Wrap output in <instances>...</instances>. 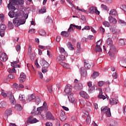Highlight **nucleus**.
<instances>
[{"mask_svg": "<svg viewBox=\"0 0 126 126\" xmlns=\"http://www.w3.org/2000/svg\"><path fill=\"white\" fill-rule=\"evenodd\" d=\"M101 44H102V41H101V39H99L97 41L96 46L100 47Z\"/></svg>", "mask_w": 126, "mask_h": 126, "instance_id": "obj_57", "label": "nucleus"}, {"mask_svg": "<svg viewBox=\"0 0 126 126\" xmlns=\"http://www.w3.org/2000/svg\"><path fill=\"white\" fill-rule=\"evenodd\" d=\"M118 23L121 25V26H126V21L119 19L118 20Z\"/></svg>", "mask_w": 126, "mask_h": 126, "instance_id": "obj_28", "label": "nucleus"}, {"mask_svg": "<svg viewBox=\"0 0 126 126\" xmlns=\"http://www.w3.org/2000/svg\"><path fill=\"white\" fill-rule=\"evenodd\" d=\"M106 44L108 45V46L113 45V40H112V38H108L106 40Z\"/></svg>", "mask_w": 126, "mask_h": 126, "instance_id": "obj_31", "label": "nucleus"}, {"mask_svg": "<svg viewBox=\"0 0 126 126\" xmlns=\"http://www.w3.org/2000/svg\"><path fill=\"white\" fill-rule=\"evenodd\" d=\"M0 36L1 37H3L4 36V31L0 30Z\"/></svg>", "mask_w": 126, "mask_h": 126, "instance_id": "obj_63", "label": "nucleus"}, {"mask_svg": "<svg viewBox=\"0 0 126 126\" xmlns=\"http://www.w3.org/2000/svg\"><path fill=\"white\" fill-rule=\"evenodd\" d=\"M59 51H60L61 54H63V55H64L65 56V57H67V53H66V52H65L64 48H63V47H60Z\"/></svg>", "mask_w": 126, "mask_h": 126, "instance_id": "obj_21", "label": "nucleus"}, {"mask_svg": "<svg viewBox=\"0 0 126 126\" xmlns=\"http://www.w3.org/2000/svg\"><path fill=\"white\" fill-rule=\"evenodd\" d=\"M35 98V102L36 104H37V105H39V104H40V103H41V99H40V98L38 96H37Z\"/></svg>", "mask_w": 126, "mask_h": 126, "instance_id": "obj_42", "label": "nucleus"}, {"mask_svg": "<svg viewBox=\"0 0 126 126\" xmlns=\"http://www.w3.org/2000/svg\"><path fill=\"white\" fill-rule=\"evenodd\" d=\"M89 12L90 13H96V14H97L98 15L100 14V12L98 11L95 7H91L89 10Z\"/></svg>", "mask_w": 126, "mask_h": 126, "instance_id": "obj_4", "label": "nucleus"}, {"mask_svg": "<svg viewBox=\"0 0 126 126\" xmlns=\"http://www.w3.org/2000/svg\"><path fill=\"white\" fill-rule=\"evenodd\" d=\"M82 31L84 30H90V27L89 26H86L82 29Z\"/></svg>", "mask_w": 126, "mask_h": 126, "instance_id": "obj_55", "label": "nucleus"}, {"mask_svg": "<svg viewBox=\"0 0 126 126\" xmlns=\"http://www.w3.org/2000/svg\"><path fill=\"white\" fill-rule=\"evenodd\" d=\"M112 77L114 79H117V78H118V73H117V72L113 73Z\"/></svg>", "mask_w": 126, "mask_h": 126, "instance_id": "obj_51", "label": "nucleus"}, {"mask_svg": "<svg viewBox=\"0 0 126 126\" xmlns=\"http://www.w3.org/2000/svg\"><path fill=\"white\" fill-rule=\"evenodd\" d=\"M8 77L10 79H14L15 78V76L12 74H9Z\"/></svg>", "mask_w": 126, "mask_h": 126, "instance_id": "obj_58", "label": "nucleus"}, {"mask_svg": "<svg viewBox=\"0 0 126 126\" xmlns=\"http://www.w3.org/2000/svg\"><path fill=\"white\" fill-rule=\"evenodd\" d=\"M19 99L20 101H23L25 99V97L24 96V95H20L19 96Z\"/></svg>", "mask_w": 126, "mask_h": 126, "instance_id": "obj_52", "label": "nucleus"}, {"mask_svg": "<svg viewBox=\"0 0 126 126\" xmlns=\"http://www.w3.org/2000/svg\"><path fill=\"white\" fill-rule=\"evenodd\" d=\"M69 33L68 32L63 31L61 33V35L63 37H68L69 36Z\"/></svg>", "mask_w": 126, "mask_h": 126, "instance_id": "obj_25", "label": "nucleus"}, {"mask_svg": "<svg viewBox=\"0 0 126 126\" xmlns=\"http://www.w3.org/2000/svg\"><path fill=\"white\" fill-rule=\"evenodd\" d=\"M20 77V78L26 79V75L25 74V73L22 72V73H21Z\"/></svg>", "mask_w": 126, "mask_h": 126, "instance_id": "obj_49", "label": "nucleus"}, {"mask_svg": "<svg viewBox=\"0 0 126 126\" xmlns=\"http://www.w3.org/2000/svg\"><path fill=\"white\" fill-rule=\"evenodd\" d=\"M103 24L105 27H110V23L109 22H103Z\"/></svg>", "mask_w": 126, "mask_h": 126, "instance_id": "obj_48", "label": "nucleus"}, {"mask_svg": "<svg viewBox=\"0 0 126 126\" xmlns=\"http://www.w3.org/2000/svg\"><path fill=\"white\" fill-rule=\"evenodd\" d=\"M64 116H65V114L64 113V112L61 110L60 113V117H63Z\"/></svg>", "mask_w": 126, "mask_h": 126, "instance_id": "obj_60", "label": "nucleus"}, {"mask_svg": "<svg viewBox=\"0 0 126 126\" xmlns=\"http://www.w3.org/2000/svg\"><path fill=\"white\" fill-rule=\"evenodd\" d=\"M121 9H122L125 11V12H126V5H122L120 7Z\"/></svg>", "mask_w": 126, "mask_h": 126, "instance_id": "obj_54", "label": "nucleus"}, {"mask_svg": "<svg viewBox=\"0 0 126 126\" xmlns=\"http://www.w3.org/2000/svg\"><path fill=\"white\" fill-rule=\"evenodd\" d=\"M102 93H103V92L102 90L99 91V94L98 95V98H99L100 99H103V100H105L106 99V96L103 94H102Z\"/></svg>", "mask_w": 126, "mask_h": 126, "instance_id": "obj_22", "label": "nucleus"}, {"mask_svg": "<svg viewBox=\"0 0 126 126\" xmlns=\"http://www.w3.org/2000/svg\"><path fill=\"white\" fill-rule=\"evenodd\" d=\"M64 60H65V55L63 54L58 56L57 58V62H63Z\"/></svg>", "mask_w": 126, "mask_h": 126, "instance_id": "obj_10", "label": "nucleus"}, {"mask_svg": "<svg viewBox=\"0 0 126 126\" xmlns=\"http://www.w3.org/2000/svg\"><path fill=\"white\" fill-rule=\"evenodd\" d=\"M80 73L82 75H83V76H87V71L85 70L84 67H82L80 68L79 70Z\"/></svg>", "mask_w": 126, "mask_h": 126, "instance_id": "obj_9", "label": "nucleus"}, {"mask_svg": "<svg viewBox=\"0 0 126 126\" xmlns=\"http://www.w3.org/2000/svg\"><path fill=\"white\" fill-rule=\"evenodd\" d=\"M9 94L10 96H9V99L10 100L11 104L14 105V104H15V99H14V96L13 95H12V93H10Z\"/></svg>", "mask_w": 126, "mask_h": 126, "instance_id": "obj_13", "label": "nucleus"}, {"mask_svg": "<svg viewBox=\"0 0 126 126\" xmlns=\"http://www.w3.org/2000/svg\"><path fill=\"white\" fill-rule=\"evenodd\" d=\"M44 21H45V23H53V20H52V18H51V17H50V16H48L47 17H46Z\"/></svg>", "mask_w": 126, "mask_h": 126, "instance_id": "obj_18", "label": "nucleus"}, {"mask_svg": "<svg viewBox=\"0 0 126 126\" xmlns=\"http://www.w3.org/2000/svg\"><path fill=\"white\" fill-rule=\"evenodd\" d=\"M110 126H118V122L114 120L113 119H110L109 122Z\"/></svg>", "mask_w": 126, "mask_h": 126, "instance_id": "obj_15", "label": "nucleus"}, {"mask_svg": "<svg viewBox=\"0 0 126 126\" xmlns=\"http://www.w3.org/2000/svg\"><path fill=\"white\" fill-rule=\"evenodd\" d=\"M99 30L100 32H101V33H102V34H104V33H105V29L103 28V27H100L99 28Z\"/></svg>", "mask_w": 126, "mask_h": 126, "instance_id": "obj_62", "label": "nucleus"}, {"mask_svg": "<svg viewBox=\"0 0 126 126\" xmlns=\"http://www.w3.org/2000/svg\"><path fill=\"white\" fill-rule=\"evenodd\" d=\"M84 66L85 68H90L91 65L90 64L89 62L86 60H84Z\"/></svg>", "mask_w": 126, "mask_h": 126, "instance_id": "obj_20", "label": "nucleus"}, {"mask_svg": "<svg viewBox=\"0 0 126 126\" xmlns=\"http://www.w3.org/2000/svg\"><path fill=\"white\" fill-rule=\"evenodd\" d=\"M74 88L76 90H82L83 89V85L81 83H79L74 86Z\"/></svg>", "mask_w": 126, "mask_h": 126, "instance_id": "obj_11", "label": "nucleus"}, {"mask_svg": "<svg viewBox=\"0 0 126 126\" xmlns=\"http://www.w3.org/2000/svg\"><path fill=\"white\" fill-rule=\"evenodd\" d=\"M73 24H70L68 30H67V32H68V33H70V32H72V31H73Z\"/></svg>", "mask_w": 126, "mask_h": 126, "instance_id": "obj_39", "label": "nucleus"}, {"mask_svg": "<svg viewBox=\"0 0 126 126\" xmlns=\"http://www.w3.org/2000/svg\"><path fill=\"white\" fill-rule=\"evenodd\" d=\"M72 95H73V94H70L68 96V100L71 103H73V102H74V98L72 97Z\"/></svg>", "mask_w": 126, "mask_h": 126, "instance_id": "obj_26", "label": "nucleus"}, {"mask_svg": "<svg viewBox=\"0 0 126 126\" xmlns=\"http://www.w3.org/2000/svg\"><path fill=\"white\" fill-rule=\"evenodd\" d=\"M46 10H47V8H46V7L45 6H43L41 9H40L39 11V13H40V14H43V13H46Z\"/></svg>", "mask_w": 126, "mask_h": 126, "instance_id": "obj_34", "label": "nucleus"}, {"mask_svg": "<svg viewBox=\"0 0 126 126\" xmlns=\"http://www.w3.org/2000/svg\"><path fill=\"white\" fill-rule=\"evenodd\" d=\"M46 119H47V120H52V121H55V117L50 111L46 113Z\"/></svg>", "mask_w": 126, "mask_h": 126, "instance_id": "obj_8", "label": "nucleus"}, {"mask_svg": "<svg viewBox=\"0 0 126 126\" xmlns=\"http://www.w3.org/2000/svg\"><path fill=\"white\" fill-rule=\"evenodd\" d=\"M6 29V26L3 24L0 25V31H4Z\"/></svg>", "mask_w": 126, "mask_h": 126, "instance_id": "obj_38", "label": "nucleus"}, {"mask_svg": "<svg viewBox=\"0 0 126 126\" xmlns=\"http://www.w3.org/2000/svg\"><path fill=\"white\" fill-rule=\"evenodd\" d=\"M29 33H30L31 34H33V33H35V29H31L29 31Z\"/></svg>", "mask_w": 126, "mask_h": 126, "instance_id": "obj_61", "label": "nucleus"}, {"mask_svg": "<svg viewBox=\"0 0 126 126\" xmlns=\"http://www.w3.org/2000/svg\"><path fill=\"white\" fill-rule=\"evenodd\" d=\"M35 98H36V97L35 96V95H34L32 94L31 95H29L28 100H29V102H30V101H32V100H34V99H35Z\"/></svg>", "mask_w": 126, "mask_h": 126, "instance_id": "obj_35", "label": "nucleus"}, {"mask_svg": "<svg viewBox=\"0 0 126 126\" xmlns=\"http://www.w3.org/2000/svg\"><path fill=\"white\" fill-rule=\"evenodd\" d=\"M108 20L110 23H117V21L116 18H114L112 16H109L108 17Z\"/></svg>", "mask_w": 126, "mask_h": 126, "instance_id": "obj_17", "label": "nucleus"}, {"mask_svg": "<svg viewBox=\"0 0 126 126\" xmlns=\"http://www.w3.org/2000/svg\"><path fill=\"white\" fill-rule=\"evenodd\" d=\"M87 117L86 123L87 124H90V122H91V119L90 118V116H89V114H87Z\"/></svg>", "mask_w": 126, "mask_h": 126, "instance_id": "obj_43", "label": "nucleus"}, {"mask_svg": "<svg viewBox=\"0 0 126 126\" xmlns=\"http://www.w3.org/2000/svg\"><path fill=\"white\" fill-rule=\"evenodd\" d=\"M15 109L17 110V111H21L22 110V106L20 104H16L15 105Z\"/></svg>", "mask_w": 126, "mask_h": 126, "instance_id": "obj_36", "label": "nucleus"}, {"mask_svg": "<svg viewBox=\"0 0 126 126\" xmlns=\"http://www.w3.org/2000/svg\"><path fill=\"white\" fill-rule=\"evenodd\" d=\"M60 64L62 65V66L64 67L65 68H69V64L67 63H64L63 62H60Z\"/></svg>", "mask_w": 126, "mask_h": 126, "instance_id": "obj_24", "label": "nucleus"}, {"mask_svg": "<svg viewBox=\"0 0 126 126\" xmlns=\"http://www.w3.org/2000/svg\"><path fill=\"white\" fill-rule=\"evenodd\" d=\"M1 95H2L4 98L7 97V94L6 93H4V91H3V90H2L1 91Z\"/></svg>", "mask_w": 126, "mask_h": 126, "instance_id": "obj_47", "label": "nucleus"}, {"mask_svg": "<svg viewBox=\"0 0 126 126\" xmlns=\"http://www.w3.org/2000/svg\"><path fill=\"white\" fill-rule=\"evenodd\" d=\"M66 45L69 50H74V47H73V46H72V44H71V42H67Z\"/></svg>", "mask_w": 126, "mask_h": 126, "instance_id": "obj_27", "label": "nucleus"}, {"mask_svg": "<svg viewBox=\"0 0 126 126\" xmlns=\"http://www.w3.org/2000/svg\"><path fill=\"white\" fill-rule=\"evenodd\" d=\"M43 110H45L43 106L38 107L37 108V111L35 112V114L36 115H41V113L43 112Z\"/></svg>", "mask_w": 126, "mask_h": 126, "instance_id": "obj_14", "label": "nucleus"}, {"mask_svg": "<svg viewBox=\"0 0 126 126\" xmlns=\"http://www.w3.org/2000/svg\"><path fill=\"white\" fill-rule=\"evenodd\" d=\"M108 54H109V55L110 56V57H111L112 58H113V57L115 56V53L112 52V51H109Z\"/></svg>", "mask_w": 126, "mask_h": 126, "instance_id": "obj_59", "label": "nucleus"}, {"mask_svg": "<svg viewBox=\"0 0 126 126\" xmlns=\"http://www.w3.org/2000/svg\"><path fill=\"white\" fill-rule=\"evenodd\" d=\"M40 65L43 67V68H48L50 66L49 63L45 60H41Z\"/></svg>", "mask_w": 126, "mask_h": 126, "instance_id": "obj_3", "label": "nucleus"}, {"mask_svg": "<svg viewBox=\"0 0 126 126\" xmlns=\"http://www.w3.org/2000/svg\"><path fill=\"white\" fill-rule=\"evenodd\" d=\"M7 106V103L5 101H1L0 102V108L3 109Z\"/></svg>", "mask_w": 126, "mask_h": 126, "instance_id": "obj_29", "label": "nucleus"}, {"mask_svg": "<svg viewBox=\"0 0 126 126\" xmlns=\"http://www.w3.org/2000/svg\"><path fill=\"white\" fill-rule=\"evenodd\" d=\"M109 14L114 15V16H117V15H118V12H117L115 9H111L109 12Z\"/></svg>", "mask_w": 126, "mask_h": 126, "instance_id": "obj_19", "label": "nucleus"}, {"mask_svg": "<svg viewBox=\"0 0 126 126\" xmlns=\"http://www.w3.org/2000/svg\"><path fill=\"white\" fill-rule=\"evenodd\" d=\"M46 126H53V123L51 122H47L45 124Z\"/></svg>", "mask_w": 126, "mask_h": 126, "instance_id": "obj_64", "label": "nucleus"}, {"mask_svg": "<svg viewBox=\"0 0 126 126\" xmlns=\"http://www.w3.org/2000/svg\"><path fill=\"white\" fill-rule=\"evenodd\" d=\"M119 103V100H117L116 98H111L110 99V105H117Z\"/></svg>", "mask_w": 126, "mask_h": 126, "instance_id": "obj_12", "label": "nucleus"}, {"mask_svg": "<svg viewBox=\"0 0 126 126\" xmlns=\"http://www.w3.org/2000/svg\"><path fill=\"white\" fill-rule=\"evenodd\" d=\"M126 39H121L119 40V44L120 46H123L124 45H126Z\"/></svg>", "mask_w": 126, "mask_h": 126, "instance_id": "obj_23", "label": "nucleus"}, {"mask_svg": "<svg viewBox=\"0 0 126 126\" xmlns=\"http://www.w3.org/2000/svg\"><path fill=\"white\" fill-rule=\"evenodd\" d=\"M80 95L81 97H83V98H84L85 99H89V95L86 92L83 91L80 92Z\"/></svg>", "mask_w": 126, "mask_h": 126, "instance_id": "obj_6", "label": "nucleus"}, {"mask_svg": "<svg viewBox=\"0 0 126 126\" xmlns=\"http://www.w3.org/2000/svg\"><path fill=\"white\" fill-rule=\"evenodd\" d=\"M110 50L111 52H116L117 51V49L116 48V46L113 45V44H111L110 45Z\"/></svg>", "mask_w": 126, "mask_h": 126, "instance_id": "obj_33", "label": "nucleus"}, {"mask_svg": "<svg viewBox=\"0 0 126 126\" xmlns=\"http://www.w3.org/2000/svg\"><path fill=\"white\" fill-rule=\"evenodd\" d=\"M90 89H89V93H93L95 91V87L93 86V87H91L89 88Z\"/></svg>", "mask_w": 126, "mask_h": 126, "instance_id": "obj_40", "label": "nucleus"}, {"mask_svg": "<svg viewBox=\"0 0 126 126\" xmlns=\"http://www.w3.org/2000/svg\"><path fill=\"white\" fill-rule=\"evenodd\" d=\"M12 114V111L10 109H7L5 111V115L4 116V120H7L8 116H10Z\"/></svg>", "mask_w": 126, "mask_h": 126, "instance_id": "obj_7", "label": "nucleus"}, {"mask_svg": "<svg viewBox=\"0 0 126 126\" xmlns=\"http://www.w3.org/2000/svg\"><path fill=\"white\" fill-rule=\"evenodd\" d=\"M99 75V72H94L92 75L91 76L93 79H94V78H96V77H97V76Z\"/></svg>", "mask_w": 126, "mask_h": 126, "instance_id": "obj_32", "label": "nucleus"}, {"mask_svg": "<svg viewBox=\"0 0 126 126\" xmlns=\"http://www.w3.org/2000/svg\"><path fill=\"white\" fill-rule=\"evenodd\" d=\"M42 107H43L45 111H48V105H47V102L46 101L44 102Z\"/></svg>", "mask_w": 126, "mask_h": 126, "instance_id": "obj_44", "label": "nucleus"}, {"mask_svg": "<svg viewBox=\"0 0 126 126\" xmlns=\"http://www.w3.org/2000/svg\"><path fill=\"white\" fill-rule=\"evenodd\" d=\"M60 119L62 122H64V121L66 120V117L65 115H64V116L60 117Z\"/></svg>", "mask_w": 126, "mask_h": 126, "instance_id": "obj_53", "label": "nucleus"}, {"mask_svg": "<svg viewBox=\"0 0 126 126\" xmlns=\"http://www.w3.org/2000/svg\"><path fill=\"white\" fill-rule=\"evenodd\" d=\"M39 33L42 36H46V32L44 30H40L39 31Z\"/></svg>", "mask_w": 126, "mask_h": 126, "instance_id": "obj_41", "label": "nucleus"}, {"mask_svg": "<svg viewBox=\"0 0 126 126\" xmlns=\"http://www.w3.org/2000/svg\"><path fill=\"white\" fill-rule=\"evenodd\" d=\"M33 117L30 116L29 117L28 120H27V123L28 124H35V123H38L39 121L36 118H33L32 119Z\"/></svg>", "mask_w": 126, "mask_h": 126, "instance_id": "obj_5", "label": "nucleus"}, {"mask_svg": "<svg viewBox=\"0 0 126 126\" xmlns=\"http://www.w3.org/2000/svg\"><path fill=\"white\" fill-rule=\"evenodd\" d=\"M94 51L96 53H100V52H102V48H101V46H96L94 49Z\"/></svg>", "mask_w": 126, "mask_h": 126, "instance_id": "obj_30", "label": "nucleus"}, {"mask_svg": "<svg viewBox=\"0 0 126 126\" xmlns=\"http://www.w3.org/2000/svg\"><path fill=\"white\" fill-rule=\"evenodd\" d=\"M101 8H102V9H104V10H108V6L106 5H104L103 4H102L101 5Z\"/></svg>", "mask_w": 126, "mask_h": 126, "instance_id": "obj_46", "label": "nucleus"}, {"mask_svg": "<svg viewBox=\"0 0 126 126\" xmlns=\"http://www.w3.org/2000/svg\"><path fill=\"white\" fill-rule=\"evenodd\" d=\"M8 27L9 29H13L14 25L12 22L9 21L8 24Z\"/></svg>", "mask_w": 126, "mask_h": 126, "instance_id": "obj_37", "label": "nucleus"}, {"mask_svg": "<svg viewBox=\"0 0 126 126\" xmlns=\"http://www.w3.org/2000/svg\"><path fill=\"white\" fill-rule=\"evenodd\" d=\"M110 29L113 33H117V31H116V27L115 26H112Z\"/></svg>", "mask_w": 126, "mask_h": 126, "instance_id": "obj_45", "label": "nucleus"}, {"mask_svg": "<svg viewBox=\"0 0 126 126\" xmlns=\"http://www.w3.org/2000/svg\"><path fill=\"white\" fill-rule=\"evenodd\" d=\"M104 84H105V83H104V81H100L98 82V85L99 87H102V86H103V85H104Z\"/></svg>", "mask_w": 126, "mask_h": 126, "instance_id": "obj_50", "label": "nucleus"}, {"mask_svg": "<svg viewBox=\"0 0 126 126\" xmlns=\"http://www.w3.org/2000/svg\"><path fill=\"white\" fill-rule=\"evenodd\" d=\"M73 26L74 28L76 29H78V30H81V26H76L75 25H74V26Z\"/></svg>", "mask_w": 126, "mask_h": 126, "instance_id": "obj_56", "label": "nucleus"}, {"mask_svg": "<svg viewBox=\"0 0 126 126\" xmlns=\"http://www.w3.org/2000/svg\"><path fill=\"white\" fill-rule=\"evenodd\" d=\"M24 3L23 0H9V3L7 5L8 9H10L8 13V15L11 18L16 17L15 19H13V23H14L15 26L18 27L20 25H22L25 23V19H22L20 18L19 14H17L14 11L16 9L15 8V5H22Z\"/></svg>", "mask_w": 126, "mask_h": 126, "instance_id": "obj_1", "label": "nucleus"}, {"mask_svg": "<svg viewBox=\"0 0 126 126\" xmlns=\"http://www.w3.org/2000/svg\"><path fill=\"white\" fill-rule=\"evenodd\" d=\"M64 92L66 93V94H69L70 95L71 94V88H70L69 86H66L65 89L64 90Z\"/></svg>", "mask_w": 126, "mask_h": 126, "instance_id": "obj_16", "label": "nucleus"}, {"mask_svg": "<svg viewBox=\"0 0 126 126\" xmlns=\"http://www.w3.org/2000/svg\"><path fill=\"white\" fill-rule=\"evenodd\" d=\"M101 111L102 114H105L106 117H110L112 116L111 114V110L109 107L103 106L101 108Z\"/></svg>", "mask_w": 126, "mask_h": 126, "instance_id": "obj_2", "label": "nucleus"}]
</instances>
